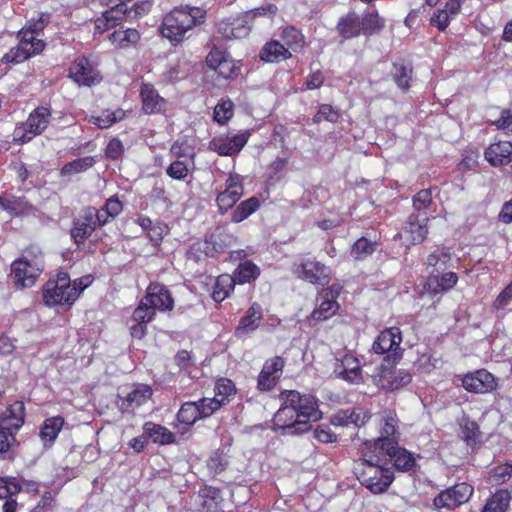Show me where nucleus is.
I'll use <instances>...</instances> for the list:
<instances>
[{
  "label": "nucleus",
  "mask_w": 512,
  "mask_h": 512,
  "mask_svg": "<svg viewBox=\"0 0 512 512\" xmlns=\"http://www.w3.org/2000/svg\"><path fill=\"white\" fill-rule=\"evenodd\" d=\"M512 475V467L508 465L499 466L494 469V472L491 476V480L493 483L500 485L505 483L510 479Z\"/></svg>",
  "instance_id": "obj_64"
},
{
  "label": "nucleus",
  "mask_w": 512,
  "mask_h": 512,
  "mask_svg": "<svg viewBox=\"0 0 512 512\" xmlns=\"http://www.w3.org/2000/svg\"><path fill=\"white\" fill-rule=\"evenodd\" d=\"M369 458L360 459L355 467L358 480L372 493H382L393 481V474L383 467V459L377 452Z\"/></svg>",
  "instance_id": "obj_3"
},
{
  "label": "nucleus",
  "mask_w": 512,
  "mask_h": 512,
  "mask_svg": "<svg viewBox=\"0 0 512 512\" xmlns=\"http://www.w3.org/2000/svg\"><path fill=\"white\" fill-rule=\"evenodd\" d=\"M260 205L259 199L256 197H251L243 202H241L232 214V221L235 223H239L246 218H248L252 213H254Z\"/></svg>",
  "instance_id": "obj_43"
},
{
  "label": "nucleus",
  "mask_w": 512,
  "mask_h": 512,
  "mask_svg": "<svg viewBox=\"0 0 512 512\" xmlns=\"http://www.w3.org/2000/svg\"><path fill=\"white\" fill-rule=\"evenodd\" d=\"M32 56L34 55L29 50H27L25 46L18 43L17 46L12 47L7 53L4 54L2 57V62L18 64L24 62Z\"/></svg>",
  "instance_id": "obj_48"
},
{
  "label": "nucleus",
  "mask_w": 512,
  "mask_h": 512,
  "mask_svg": "<svg viewBox=\"0 0 512 512\" xmlns=\"http://www.w3.org/2000/svg\"><path fill=\"white\" fill-rule=\"evenodd\" d=\"M19 43L27 50H29L34 56L41 53L46 44L42 39L38 38V35L31 33L29 30L21 29L18 32Z\"/></svg>",
  "instance_id": "obj_37"
},
{
  "label": "nucleus",
  "mask_w": 512,
  "mask_h": 512,
  "mask_svg": "<svg viewBox=\"0 0 512 512\" xmlns=\"http://www.w3.org/2000/svg\"><path fill=\"white\" fill-rule=\"evenodd\" d=\"M512 300V279L511 282L499 293L494 300L492 307L496 310L505 309Z\"/></svg>",
  "instance_id": "obj_60"
},
{
  "label": "nucleus",
  "mask_w": 512,
  "mask_h": 512,
  "mask_svg": "<svg viewBox=\"0 0 512 512\" xmlns=\"http://www.w3.org/2000/svg\"><path fill=\"white\" fill-rule=\"evenodd\" d=\"M373 379L378 387L394 391L408 385L412 380V376L409 372L402 369L381 366Z\"/></svg>",
  "instance_id": "obj_11"
},
{
  "label": "nucleus",
  "mask_w": 512,
  "mask_h": 512,
  "mask_svg": "<svg viewBox=\"0 0 512 512\" xmlns=\"http://www.w3.org/2000/svg\"><path fill=\"white\" fill-rule=\"evenodd\" d=\"M142 108L146 114L160 113L165 109L166 101L150 84H143L140 91Z\"/></svg>",
  "instance_id": "obj_26"
},
{
  "label": "nucleus",
  "mask_w": 512,
  "mask_h": 512,
  "mask_svg": "<svg viewBox=\"0 0 512 512\" xmlns=\"http://www.w3.org/2000/svg\"><path fill=\"white\" fill-rule=\"evenodd\" d=\"M51 115L49 107L40 106L34 109L26 122L15 128L14 140L26 143L33 137L40 135L48 127Z\"/></svg>",
  "instance_id": "obj_6"
},
{
  "label": "nucleus",
  "mask_w": 512,
  "mask_h": 512,
  "mask_svg": "<svg viewBox=\"0 0 512 512\" xmlns=\"http://www.w3.org/2000/svg\"><path fill=\"white\" fill-rule=\"evenodd\" d=\"M95 229L96 225L93 220V216L91 212L86 210L82 216L74 221V226L71 230V237L75 243L80 244L83 243Z\"/></svg>",
  "instance_id": "obj_30"
},
{
  "label": "nucleus",
  "mask_w": 512,
  "mask_h": 512,
  "mask_svg": "<svg viewBox=\"0 0 512 512\" xmlns=\"http://www.w3.org/2000/svg\"><path fill=\"white\" fill-rule=\"evenodd\" d=\"M155 314L156 311L153 309V307L149 306V304L144 299H141L140 303L132 314V321L147 324L154 319Z\"/></svg>",
  "instance_id": "obj_51"
},
{
  "label": "nucleus",
  "mask_w": 512,
  "mask_h": 512,
  "mask_svg": "<svg viewBox=\"0 0 512 512\" xmlns=\"http://www.w3.org/2000/svg\"><path fill=\"white\" fill-rule=\"evenodd\" d=\"M512 155V143L499 141L492 143L485 151L486 160L493 166H500L510 161Z\"/></svg>",
  "instance_id": "obj_28"
},
{
  "label": "nucleus",
  "mask_w": 512,
  "mask_h": 512,
  "mask_svg": "<svg viewBox=\"0 0 512 512\" xmlns=\"http://www.w3.org/2000/svg\"><path fill=\"white\" fill-rule=\"evenodd\" d=\"M376 249V242L370 241L367 238H359L351 249V256L355 260H363L372 255Z\"/></svg>",
  "instance_id": "obj_46"
},
{
  "label": "nucleus",
  "mask_w": 512,
  "mask_h": 512,
  "mask_svg": "<svg viewBox=\"0 0 512 512\" xmlns=\"http://www.w3.org/2000/svg\"><path fill=\"white\" fill-rule=\"evenodd\" d=\"M27 202L21 197L13 195H0V207L12 213H21L27 209Z\"/></svg>",
  "instance_id": "obj_49"
},
{
  "label": "nucleus",
  "mask_w": 512,
  "mask_h": 512,
  "mask_svg": "<svg viewBox=\"0 0 512 512\" xmlns=\"http://www.w3.org/2000/svg\"><path fill=\"white\" fill-rule=\"evenodd\" d=\"M291 57V52L279 41L267 42L260 51V59L265 62H279Z\"/></svg>",
  "instance_id": "obj_32"
},
{
  "label": "nucleus",
  "mask_w": 512,
  "mask_h": 512,
  "mask_svg": "<svg viewBox=\"0 0 512 512\" xmlns=\"http://www.w3.org/2000/svg\"><path fill=\"white\" fill-rule=\"evenodd\" d=\"M320 304L315 308L311 314V318L316 321H324L332 317L337 310L339 305L334 299V295L331 291H324L320 295Z\"/></svg>",
  "instance_id": "obj_31"
},
{
  "label": "nucleus",
  "mask_w": 512,
  "mask_h": 512,
  "mask_svg": "<svg viewBox=\"0 0 512 512\" xmlns=\"http://www.w3.org/2000/svg\"><path fill=\"white\" fill-rule=\"evenodd\" d=\"M282 406L275 413L273 422L284 435L307 432L310 422L321 419L317 399L312 395H302L296 390H286L280 394Z\"/></svg>",
  "instance_id": "obj_1"
},
{
  "label": "nucleus",
  "mask_w": 512,
  "mask_h": 512,
  "mask_svg": "<svg viewBox=\"0 0 512 512\" xmlns=\"http://www.w3.org/2000/svg\"><path fill=\"white\" fill-rule=\"evenodd\" d=\"M510 496L507 491L496 492L483 507L481 512H505L509 505Z\"/></svg>",
  "instance_id": "obj_44"
},
{
  "label": "nucleus",
  "mask_w": 512,
  "mask_h": 512,
  "mask_svg": "<svg viewBox=\"0 0 512 512\" xmlns=\"http://www.w3.org/2000/svg\"><path fill=\"white\" fill-rule=\"evenodd\" d=\"M381 421L380 437L366 443L372 452L386 448L393 449L399 443L400 432L396 414L392 411H385Z\"/></svg>",
  "instance_id": "obj_7"
},
{
  "label": "nucleus",
  "mask_w": 512,
  "mask_h": 512,
  "mask_svg": "<svg viewBox=\"0 0 512 512\" xmlns=\"http://www.w3.org/2000/svg\"><path fill=\"white\" fill-rule=\"evenodd\" d=\"M402 342V333L398 327H390L383 330L375 339L372 350L376 354H387L389 359H399L402 356L400 344Z\"/></svg>",
  "instance_id": "obj_8"
},
{
  "label": "nucleus",
  "mask_w": 512,
  "mask_h": 512,
  "mask_svg": "<svg viewBox=\"0 0 512 512\" xmlns=\"http://www.w3.org/2000/svg\"><path fill=\"white\" fill-rule=\"evenodd\" d=\"M125 111L123 109L104 110L99 116L92 117V123L97 125L101 129H106L112 126L114 123L121 121L125 117Z\"/></svg>",
  "instance_id": "obj_42"
},
{
  "label": "nucleus",
  "mask_w": 512,
  "mask_h": 512,
  "mask_svg": "<svg viewBox=\"0 0 512 512\" xmlns=\"http://www.w3.org/2000/svg\"><path fill=\"white\" fill-rule=\"evenodd\" d=\"M151 8V4L148 1L141 0L133 3L131 6L127 5L126 17L128 19H137L143 15H146Z\"/></svg>",
  "instance_id": "obj_59"
},
{
  "label": "nucleus",
  "mask_w": 512,
  "mask_h": 512,
  "mask_svg": "<svg viewBox=\"0 0 512 512\" xmlns=\"http://www.w3.org/2000/svg\"><path fill=\"white\" fill-rule=\"evenodd\" d=\"M243 194L242 177L238 174H230L226 179V188L217 196V204L221 213L232 208Z\"/></svg>",
  "instance_id": "obj_16"
},
{
  "label": "nucleus",
  "mask_w": 512,
  "mask_h": 512,
  "mask_svg": "<svg viewBox=\"0 0 512 512\" xmlns=\"http://www.w3.org/2000/svg\"><path fill=\"white\" fill-rule=\"evenodd\" d=\"M149 306L159 311L172 310L174 307V300L169 290L160 283H151L146 291V295L142 298Z\"/></svg>",
  "instance_id": "obj_19"
},
{
  "label": "nucleus",
  "mask_w": 512,
  "mask_h": 512,
  "mask_svg": "<svg viewBox=\"0 0 512 512\" xmlns=\"http://www.w3.org/2000/svg\"><path fill=\"white\" fill-rule=\"evenodd\" d=\"M235 278L228 274L220 275L214 284L212 298L216 302H222L234 290Z\"/></svg>",
  "instance_id": "obj_34"
},
{
  "label": "nucleus",
  "mask_w": 512,
  "mask_h": 512,
  "mask_svg": "<svg viewBox=\"0 0 512 512\" xmlns=\"http://www.w3.org/2000/svg\"><path fill=\"white\" fill-rule=\"evenodd\" d=\"M140 39V34L136 29L128 28L126 30H116L110 35L111 42L119 48H127L135 44Z\"/></svg>",
  "instance_id": "obj_38"
},
{
  "label": "nucleus",
  "mask_w": 512,
  "mask_h": 512,
  "mask_svg": "<svg viewBox=\"0 0 512 512\" xmlns=\"http://www.w3.org/2000/svg\"><path fill=\"white\" fill-rule=\"evenodd\" d=\"M337 28L345 38L358 36L362 32L360 17L356 13H349L339 21Z\"/></svg>",
  "instance_id": "obj_35"
},
{
  "label": "nucleus",
  "mask_w": 512,
  "mask_h": 512,
  "mask_svg": "<svg viewBox=\"0 0 512 512\" xmlns=\"http://www.w3.org/2000/svg\"><path fill=\"white\" fill-rule=\"evenodd\" d=\"M361 21L362 32L364 34H372L380 30L384 26L383 20L377 13H367Z\"/></svg>",
  "instance_id": "obj_53"
},
{
  "label": "nucleus",
  "mask_w": 512,
  "mask_h": 512,
  "mask_svg": "<svg viewBox=\"0 0 512 512\" xmlns=\"http://www.w3.org/2000/svg\"><path fill=\"white\" fill-rule=\"evenodd\" d=\"M177 419L186 425H193L198 419H200L199 408L197 407L196 402L184 403L177 413Z\"/></svg>",
  "instance_id": "obj_47"
},
{
  "label": "nucleus",
  "mask_w": 512,
  "mask_h": 512,
  "mask_svg": "<svg viewBox=\"0 0 512 512\" xmlns=\"http://www.w3.org/2000/svg\"><path fill=\"white\" fill-rule=\"evenodd\" d=\"M143 431L148 439H151L154 443L161 445L170 444L174 442L175 436L166 427L147 422L143 426Z\"/></svg>",
  "instance_id": "obj_33"
},
{
  "label": "nucleus",
  "mask_w": 512,
  "mask_h": 512,
  "mask_svg": "<svg viewBox=\"0 0 512 512\" xmlns=\"http://www.w3.org/2000/svg\"><path fill=\"white\" fill-rule=\"evenodd\" d=\"M461 436L470 446L480 442L481 432L477 423L474 421H466L462 426Z\"/></svg>",
  "instance_id": "obj_52"
},
{
  "label": "nucleus",
  "mask_w": 512,
  "mask_h": 512,
  "mask_svg": "<svg viewBox=\"0 0 512 512\" xmlns=\"http://www.w3.org/2000/svg\"><path fill=\"white\" fill-rule=\"evenodd\" d=\"M284 365L285 360L280 356L266 360L258 376L257 388L260 391L272 390L281 377Z\"/></svg>",
  "instance_id": "obj_15"
},
{
  "label": "nucleus",
  "mask_w": 512,
  "mask_h": 512,
  "mask_svg": "<svg viewBox=\"0 0 512 512\" xmlns=\"http://www.w3.org/2000/svg\"><path fill=\"white\" fill-rule=\"evenodd\" d=\"M448 261H450V253L445 250H437L428 256L426 263L428 266L439 265V268H445Z\"/></svg>",
  "instance_id": "obj_63"
},
{
  "label": "nucleus",
  "mask_w": 512,
  "mask_h": 512,
  "mask_svg": "<svg viewBox=\"0 0 512 512\" xmlns=\"http://www.w3.org/2000/svg\"><path fill=\"white\" fill-rule=\"evenodd\" d=\"M152 396V389L148 385L139 384L121 398L119 407L122 412H132L135 408L146 403Z\"/></svg>",
  "instance_id": "obj_23"
},
{
  "label": "nucleus",
  "mask_w": 512,
  "mask_h": 512,
  "mask_svg": "<svg viewBox=\"0 0 512 512\" xmlns=\"http://www.w3.org/2000/svg\"><path fill=\"white\" fill-rule=\"evenodd\" d=\"M234 104L231 100H222L214 108V120L223 125L225 124L234 113Z\"/></svg>",
  "instance_id": "obj_50"
},
{
  "label": "nucleus",
  "mask_w": 512,
  "mask_h": 512,
  "mask_svg": "<svg viewBox=\"0 0 512 512\" xmlns=\"http://www.w3.org/2000/svg\"><path fill=\"white\" fill-rule=\"evenodd\" d=\"M334 373L350 383H360L362 381L359 361L352 355H345L341 362L336 365Z\"/></svg>",
  "instance_id": "obj_24"
},
{
  "label": "nucleus",
  "mask_w": 512,
  "mask_h": 512,
  "mask_svg": "<svg viewBox=\"0 0 512 512\" xmlns=\"http://www.w3.org/2000/svg\"><path fill=\"white\" fill-rule=\"evenodd\" d=\"M259 275V268L251 261H245L239 264L233 274L235 282L238 284L249 283Z\"/></svg>",
  "instance_id": "obj_40"
},
{
  "label": "nucleus",
  "mask_w": 512,
  "mask_h": 512,
  "mask_svg": "<svg viewBox=\"0 0 512 512\" xmlns=\"http://www.w3.org/2000/svg\"><path fill=\"white\" fill-rule=\"evenodd\" d=\"M63 424L64 420L59 416L47 419L40 431L42 440L48 444H52L57 438Z\"/></svg>",
  "instance_id": "obj_39"
},
{
  "label": "nucleus",
  "mask_w": 512,
  "mask_h": 512,
  "mask_svg": "<svg viewBox=\"0 0 512 512\" xmlns=\"http://www.w3.org/2000/svg\"><path fill=\"white\" fill-rule=\"evenodd\" d=\"M280 37L284 42L283 45H285L289 51L292 50L297 52L301 50L305 45V38L303 34L293 26L285 27L282 30Z\"/></svg>",
  "instance_id": "obj_36"
},
{
  "label": "nucleus",
  "mask_w": 512,
  "mask_h": 512,
  "mask_svg": "<svg viewBox=\"0 0 512 512\" xmlns=\"http://www.w3.org/2000/svg\"><path fill=\"white\" fill-rule=\"evenodd\" d=\"M412 68L408 64L394 63L393 66V79L397 86L401 89L407 90L411 80Z\"/></svg>",
  "instance_id": "obj_45"
},
{
  "label": "nucleus",
  "mask_w": 512,
  "mask_h": 512,
  "mask_svg": "<svg viewBox=\"0 0 512 512\" xmlns=\"http://www.w3.org/2000/svg\"><path fill=\"white\" fill-rule=\"evenodd\" d=\"M249 14H245L241 17L234 18L233 33L235 39L246 37L250 32L247 18Z\"/></svg>",
  "instance_id": "obj_61"
},
{
  "label": "nucleus",
  "mask_w": 512,
  "mask_h": 512,
  "mask_svg": "<svg viewBox=\"0 0 512 512\" xmlns=\"http://www.w3.org/2000/svg\"><path fill=\"white\" fill-rule=\"evenodd\" d=\"M377 453L381 458L389 457L394 466L401 471L411 470L415 465L414 457L406 449L400 448L398 444L393 449L386 448Z\"/></svg>",
  "instance_id": "obj_29"
},
{
  "label": "nucleus",
  "mask_w": 512,
  "mask_h": 512,
  "mask_svg": "<svg viewBox=\"0 0 512 512\" xmlns=\"http://www.w3.org/2000/svg\"><path fill=\"white\" fill-rule=\"evenodd\" d=\"M205 11L199 7L180 6L171 10L163 18L160 31L173 45L185 38V34L194 26L202 23Z\"/></svg>",
  "instance_id": "obj_2"
},
{
  "label": "nucleus",
  "mask_w": 512,
  "mask_h": 512,
  "mask_svg": "<svg viewBox=\"0 0 512 512\" xmlns=\"http://www.w3.org/2000/svg\"><path fill=\"white\" fill-rule=\"evenodd\" d=\"M234 241V237L226 233L222 227H217L213 233L207 237L203 244H198V249L202 250L207 256L214 257L215 254L224 251Z\"/></svg>",
  "instance_id": "obj_20"
},
{
  "label": "nucleus",
  "mask_w": 512,
  "mask_h": 512,
  "mask_svg": "<svg viewBox=\"0 0 512 512\" xmlns=\"http://www.w3.org/2000/svg\"><path fill=\"white\" fill-rule=\"evenodd\" d=\"M458 281L454 272L440 273L439 269L431 272L427 280V288L430 293L438 294L452 289Z\"/></svg>",
  "instance_id": "obj_25"
},
{
  "label": "nucleus",
  "mask_w": 512,
  "mask_h": 512,
  "mask_svg": "<svg viewBox=\"0 0 512 512\" xmlns=\"http://www.w3.org/2000/svg\"><path fill=\"white\" fill-rule=\"evenodd\" d=\"M427 221L428 218L419 220L417 215H410L401 233V237L406 238L412 244L423 242L428 233Z\"/></svg>",
  "instance_id": "obj_27"
},
{
  "label": "nucleus",
  "mask_w": 512,
  "mask_h": 512,
  "mask_svg": "<svg viewBox=\"0 0 512 512\" xmlns=\"http://www.w3.org/2000/svg\"><path fill=\"white\" fill-rule=\"evenodd\" d=\"M293 273L312 284L325 285L329 282L330 270L324 264L316 260H305L293 265Z\"/></svg>",
  "instance_id": "obj_13"
},
{
  "label": "nucleus",
  "mask_w": 512,
  "mask_h": 512,
  "mask_svg": "<svg viewBox=\"0 0 512 512\" xmlns=\"http://www.w3.org/2000/svg\"><path fill=\"white\" fill-rule=\"evenodd\" d=\"M370 418L371 415L366 409L356 407L335 412L330 417V423L335 427H348L353 425L354 427L360 428L364 426Z\"/></svg>",
  "instance_id": "obj_18"
},
{
  "label": "nucleus",
  "mask_w": 512,
  "mask_h": 512,
  "mask_svg": "<svg viewBox=\"0 0 512 512\" xmlns=\"http://www.w3.org/2000/svg\"><path fill=\"white\" fill-rule=\"evenodd\" d=\"M196 405L199 408L200 418H206L211 416L216 410H218L222 406L221 400H219V398L217 397L203 398L196 402Z\"/></svg>",
  "instance_id": "obj_54"
},
{
  "label": "nucleus",
  "mask_w": 512,
  "mask_h": 512,
  "mask_svg": "<svg viewBox=\"0 0 512 512\" xmlns=\"http://www.w3.org/2000/svg\"><path fill=\"white\" fill-rule=\"evenodd\" d=\"M166 174L174 180H184L189 174V169L184 161L177 159L167 167Z\"/></svg>",
  "instance_id": "obj_58"
},
{
  "label": "nucleus",
  "mask_w": 512,
  "mask_h": 512,
  "mask_svg": "<svg viewBox=\"0 0 512 512\" xmlns=\"http://www.w3.org/2000/svg\"><path fill=\"white\" fill-rule=\"evenodd\" d=\"M339 119V112L329 104H322L313 117L314 123H320L323 120L336 122Z\"/></svg>",
  "instance_id": "obj_57"
},
{
  "label": "nucleus",
  "mask_w": 512,
  "mask_h": 512,
  "mask_svg": "<svg viewBox=\"0 0 512 512\" xmlns=\"http://www.w3.org/2000/svg\"><path fill=\"white\" fill-rule=\"evenodd\" d=\"M263 318V311L259 304L253 303L246 314L240 319L239 324L235 328L234 335L238 339H242L253 333L260 325Z\"/></svg>",
  "instance_id": "obj_21"
},
{
  "label": "nucleus",
  "mask_w": 512,
  "mask_h": 512,
  "mask_svg": "<svg viewBox=\"0 0 512 512\" xmlns=\"http://www.w3.org/2000/svg\"><path fill=\"white\" fill-rule=\"evenodd\" d=\"M44 269L42 252L26 250L23 256L11 265V276L17 288H27L34 285Z\"/></svg>",
  "instance_id": "obj_5"
},
{
  "label": "nucleus",
  "mask_w": 512,
  "mask_h": 512,
  "mask_svg": "<svg viewBox=\"0 0 512 512\" xmlns=\"http://www.w3.org/2000/svg\"><path fill=\"white\" fill-rule=\"evenodd\" d=\"M81 280L71 282L66 272L60 271L43 288V301L47 306L72 304L84 290Z\"/></svg>",
  "instance_id": "obj_4"
},
{
  "label": "nucleus",
  "mask_w": 512,
  "mask_h": 512,
  "mask_svg": "<svg viewBox=\"0 0 512 512\" xmlns=\"http://www.w3.org/2000/svg\"><path fill=\"white\" fill-rule=\"evenodd\" d=\"M249 136L250 133L248 131L219 135L209 142V149L221 156H234L243 149L248 142Z\"/></svg>",
  "instance_id": "obj_9"
},
{
  "label": "nucleus",
  "mask_w": 512,
  "mask_h": 512,
  "mask_svg": "<svg viewBox=\"0 0 512 512\" xmlns=\"http://www.w3.org/2000/svg\"><path fill=\"white\" fill-rule=\"evenodd\" d=\"M432 203L430 190L423 189L413 197V206L416 210H426Z\"/></svg>",
  "instance_id": "obj_62"
},
{
  "label": "nucleus",
  "mask_w": 512,
  "mask_h": 512,
  "mask_svg": "<svg viewBox=\"0 0 512 512\" xmlns=\"http://www.w3.org/2000/svg\"><path fill=\"white\" fill-rule=\"evenodd\" d=\"M127 3L121 2L110 10H106L102 15L105 20L109 23L110 27L113 28L122 20L123 16H126Z\"/></svg>",
  "instance_id": "obj_56"
},
{
  "label": "nucleus",
  "mask_w": 512,
  "mask_h": 512,
  "mask_svg": "<svg viewBox=\"0 0 512 512\" xmlns=\"http://www.w3.org/2000/svg\"><path fill=\"white\" fill-rule=\"evenodd\" d=\"M462 386L471 393L484 394L497 387L496 378L485 369L467 373L462 378Z\"/></svg>",
  "instance_id": "obj_14"
},
{
  "label": "nucleus",
  "mask_w": 512,
  "mask_h": 512,
  "mask_svg": "<svg viewBox=\"0 0 512 512\" xmlns=\"http://www.w3.org/2000/svg\"><path fill=\"white\" fill-rule=\"evenodd\" d=\"M206 63L210 69L224 79L234 77L239 69L226 52L216 48L212 49L207 55Z\"/></svg>",
  "instance_id": "obj_17"
},
{
  "label": "nucleus",
  "mask_w": 512,
  "mask_h": 512,
  "mask_svg": "<svg viewBox=\"0 0 512 512\" xmlns=\"http://www.w3.org/2000/svg\"><path fill=\"white\" fill-rule=\"evenodd\" d=\"M24 403L15 401L7 408L2 418L0 419V429L14 434L24 423Z\"/></svg>",
  "instance_id": "obj_22"
},
{
  "label": "nucleus",
  "mask_w": 512,
  "mask_h": 512,
  "mask_svg": "<svg viewBox=\"0 0 512 512\" xmlns=\"http://www.w3.org/2000/svg\"><path fill=\"white\" fill-rule=\"evenodd\" d=\"M95 164V160L91 156L75 159L65 164L61 170L60 175L63 177L72 176L77 173L84 172Z\"/></svg>",
  "instance_id": "obj_41"
},
{
  "label": "nucleus",
  "mask_w": 512,
  "mask_h": 512,
  "mask_svg": "<svg viewBox=\"0 0 512 512\" xmlns=\"http://www.w3.org/2000/svg\"><path fill=\"white\" fill-rule=\"evenodd\" d=\"M69 77L79 86L91 87L101 81V75L85 57H79L69 67Z\"/></svg>",
  "instance_id": "obj_12"
},
{
  "label": "nucleus",
  "mask_w": 512,
  "mask_h": 512,
  "mask_svg": "<svg viewBox=\"0 0 512 512\" xmlns=\"http://www.w3.org/2000/svg\"><path fill=\"white\" fill-rule=\"evenodd\" d=\"M473 487L467 483H459L442 491L434 499V505L438 509L453 510L466 503L473 494Z\"/></svg>",
  "instance_id": "obj_10"
},
{
  "label": "nucleus",
  "mask_w": 512,
  "mask_h": 512,
  "mask_svg": "<svg viewBox=\"0 0 512 512\" xmlns=\"http://www.w3.org/2000/svg\"><path fill=\"white\" fill-rule=\"evenodd\" d=\"M235 393V385L234 383L226 378H222L217 381L215 386V397L221 400V404L223 405L225 401Z\"/></svg>",
  "instance_id": "obj_55"
}]
</instances>
